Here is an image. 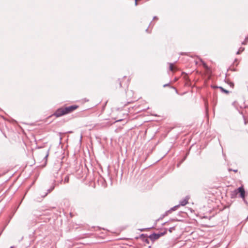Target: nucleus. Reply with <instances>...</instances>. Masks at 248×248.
<instances>
[{"label": "nucleus", "instance_id": "nucleus-1", "mask_svg": "<svg viewBox=\"0 0 248 248\" xmlns=\"http://www.w3.org/2000/svg\"><path fill=\"white\" fill-rule=\"evenodd\" d=\"M188 198L186 197L185 199H184V200H183L180 202V204L179 205H176L174 207L171 208L170 209V210L168 212H171V211L176 210L180 206V205L185 206L188 203Z\"/></svg>", "mask_w": 248, "mask_h": 248}, {"label": "nucleus", "instance_id": "nucleus-2", "mask_svg": "<svg viewBox=\"0 0 248 248\" xmlns=\"http://www.w3.org/2000/svg\"><path fill=\"white\" fill-rule=\"evenodd\" d=\"M78 108L77 105H72L68 107L63 108L64 112L65 114L70 113L73 112L74 110Z\"/></svg>", "mask_w": 248, "mask_h": 248}, {"label": "nucleus", "instance_id": "nucleus-3", "mask_svg": "<svg viewBox=\"0 0 248 248\" xmlns=\"http://www.w3.org/2000/svg\"><path fill=\"white\" fill-rule=\"evenodd\" d=\"M166 233V231H164L163 232H161L160 233H153L152 234L149 236V238L152 241H155V240L158 239L160 236H163Z\"/></svg>", "mask_w": 248, "mask_h": 248}, {"label": "nucleus", "instance_id": "nucleus-4", "mask_svg": "<svg viewBox=\"0 0 248 248\" xmlns=\"http://www.w3.org/2000/svg\"><path fill=\"white\" fill-rule=\"evenodd\" d=\"M235 194H237L238 193H240V196L241 198H243V199L245 198V191L244 190V188L242 187H239L238 188L236 189L234 191Z\"/></svg>", "mask_w": 248, "mask_h": 248}, {"label": "nucleus", "instance_id": "nucleus-5", "mask_svg": "<svg viewBox=\"0 0 248 248\" xmlns=\"http://www.w3.org/2000/svg\"><path fill=\"white\" fill-rule=\"evenodd\" d=\"M64 115H65L63 108H61L56 110L54 113V115L56 117H60Z\"/></svg>", "mask_w": 248, "mask_h": 248}, {"label": "nucleus", "instance_id": "nucleus-6", "mask_svg": "<svg viewBox=\"0 0 248 248\" xmlns=\"http://www.w3.org/2000/svg\"><path fill=\"white\" fill-rule=\"evenodd\" d=\"M54 187H55V186H52L51 187V188L47 190V191L48 192L46 193L44 196H43L44 197H46L47 194H48V193H49L51 191H52L54 189Z\"/></svg>", "mask_w": 248, "mask_h": 248}, {"label": "nucleus", "instance_id": "nucleus-7", "mask_svg": "<svg viewBox=\"0 0 248 248\" xmlns=\"http://www.w3.org/2000/svg\"><path fill=\"white\" fill-rule=\"evenodd\" d=\"M245 50V48L243 47H241L239 48L238 51L237 52L236 54L237 55L240 54L241 52H242Z\"/></svg>", "mask_w": 248, "mask_h": 248}, {"label": "nucleus", "instance_id": "nucleus-8", "mask_svg": "<svg viewBox=\"0 0 248 248\" xmlns=\"http://www.w3.org/2000/svg\"><path fill=\"white\" fill-rule=\"evenodd\" d=\"M170 69L171 71H173L174 70V67L172 63H170Z\"/></svg>", "mask_w": 248, "mask_h": 248}, {"label": "nucleus", "instance_id": "nucleus-9", "mask_svg": "<svg viewBox=\"0 0 248 248\" xmlns=\"http://www.w3.org/2000/svg\"><path fill=\"white\" fill-rule=\"evenodd\" d=\"M69 182V176H66L65 178H64V183H68Z\"/></svg>", "mask_w": 248, "mask_h": 248}, {"label": "nucleus", "instance_id": "nucleus-10", "mask_svg": "<svg viewBox=\"0 0 248 248\" xmlns=\"http://www.w3.org/2000/svg\"><path fill=\"white\" fill-rule=\"evenodd\" d=\"M219 88L221 89V90L223 92H224V93H229V91H227V90H226L224 89L222 87H219Z\"/></svg>", "mask_w": 248, "mask_h": 248}, {"label": "nucleus", "instance_id": "nucleus-11", "mask_svg": "<svg viewBox=\"0 0 248 248\" xmlns=\"http://www.w3.org/2000/svg\"><path fill=\"white\" fill-rule=\"evenodd\" d=\"M174 229H175L174 227L170 228L169 229V231L170 232H171L172 230H174Z\"/></svg>", "mask_w": 248, "mask_h": 248}, {"label": "nucleus", "instance_id": "nucleus-12", "mask_svg": "<svg viewBox=\"0 0 248 248\" xmlns=\"http://www.w3.org/2000/svg\"><path fill=\"white\" fill-rule=\"evenodd\" d=\"M247 41L246 40H245L244 41H243L242 43V44L243 45H245L247 44Z\"/></svg>", "mask_w": 248, "mask_h": 248}, {"label": "nucleus", "instance_id": "nucleus-13", "mask_svg": "<svg viewBox=\"0 0 248 248\" xmlns=\"http://www.w3.org/2000/svg\"><path fill=\"white\" fill-rule=\"evenodd\" d=\"M203 66L204 68H207V66L206 65V64L205 63H203Z\"/></svg>", "mask_w": 248, "mask_h": 248}, {"label": "nucleus", "instance_id": "nucleus-14", "mask_svg": "<svg viewBox=\"0 0 248 248\" xmlns=\"http://www.w3.org/2000/svg\"><path fill=\"white\" fill-rule=\"evenodd\" d=\"M169 86V84H166L164 85L163 87H167V86Z\"/></svg>", "mask_w": 248, "mask_h": 248}, {"label": "nucleus", "instance_id": "nucleus-15", "mask_svg": "<svg viewBox=\"0 0 248 248\" xmlns=\"http://www.w3.org/2000/svg\"><path fill=\"white\" fill-rule=\"evenodd\" d=\"M137 0H135V5H137Z\"/></svg>", "mask_w": 248, "mask_h": 248}, {"label": "nucleus", "instance_id": "nucleus-16", "mask_svg": "<svg viewBox=\"0 0 248 248\" xmlns=\"http://www.w3.org/2000/svg\"><path fill=\"white\" fill-rule=\"evenodd\" d=\"M247 123L248 122L246 120H245V123H245V125H246L247 124Z\"/></svg>", "mask_w": 248, "mask_h": 248}, {"label": "nucleus", "instance_id": "nucleus-17", "mask_svg": "<svg viewBox=\"0 0 248 248\" xmlns=\"http://www.w3.org/2000/svg\"><path fill=\"white\" fill-rule=\"evenodd\" d=\"M245 40L247 41V42L248 41V37L246 38Z\"/></svg>", "mask_w": 248, "mask_h": 248}, {"label": "nucleus", "instance_id": "nucleus-18", "mask_svg": "<svg viewBox=\"0 0 248 248\" xmlns=\"http://www.w3.org/2000/svg\"><path fill=\"white\" fill-rule=\"evenodd\" d=\"M48 156V154H47L46 156H45V157H47Z\"/></svg>", "mask_w": 248, "mask_h": 248}, {"label": "nucleus", "instance_id": "nucleus-19", "mask_svg": "<svg viewBox=\"0 0 248 248\" xmlns=\"http://www.w3.org/2000/svg\"><path fill=\"white\" fill-rule=\"evenodd\" d=\"M144 230V229H141L140 230L141 231H143Z\"/></svg>", "mask_w": 248, "mask_h": 248}, {"label": "nucleus", "instance_id": "nucleus-20", "mask_svg": "<svg viewBox=\"0 0 248 248\" xmlns=\"http://www.w3.org/2000/svg\"><path fill=\"white\" fill-rule=\"evenodd\" d=\"M233 171H234V172H236L237 170H233Z\"/></svg>", "mask_w": 248, "mask_h": 248}, {"label": "nucleus", "instance_id": "nucleus-21", "mask_svg": "<svg viewBox=\"0 0 248 248\" xmlns=\"http://www.w3.org/2000/svg\"><path fill=\"white\" fill-rule=\"evenodd\" d=\"M10 248H13V247L12 246V247H10Z\"/></svg>", "mask_w": 248, "mask_h": 248}]
</instances>
